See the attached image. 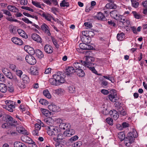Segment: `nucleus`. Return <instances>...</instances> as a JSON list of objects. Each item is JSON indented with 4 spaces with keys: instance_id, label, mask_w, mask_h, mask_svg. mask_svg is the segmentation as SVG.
<instances>
[{
    "instance_id": "nucleus-32",
    "label": "nucleus",
    "mask_w": 147,
    "mask_h": 147,
    "mask_svg": "<svg viewBox=\"0 0 147 147\" xmlns=\"http://www.w3.org/2000/svg\"><path fill=\"white\" fill-rule=\"evenodd\" d=\"M14 145V147H26V146L24 144L18 142H15Z\"/></svg>"
},
{
    "instance_id": "nucleus-27",
    "label": "nucleus",
    "mask_w": 147,
    "mask_h": 147,
    "mask_svg": "<svg viewBox=\"0 0 147 147\" xmlns=\"http://www.w3.org/2000/svg\"><path fill=\"white\" fill-rule=\"evenodd\" d=\"M18 34L21 36L25 38H28V36L26 33L22 29H19L17 30Z\"/></svg>"
},
{
    "instance_id": "nucleus-57",
    "label": "nucleus",
    "mask_w": 147,
    "mask_h": 147,
    "mask_svg": "<svg viewBox=\"0 0 147 147\" xmlns=\"http://www.w3.org/2000/svg\"><path fill=\"white\" fill-rule=\"evenodd\" d=\"M2 11L3 12V13L9 16H11L12 15L11 13L8 10H3Z\"/></svg>"
},
{
    "instance_id": "nucleus-4",
    "label": "nucleus",
    "mask_w": 147,
    "mask_h": 147,
    "mask_svg": "<svg viewBox=\"0 0 147 147\" xmlns=\"http://www.w3.org/2000/svg\"><path fill=\"white\" fill-rule=\"evenodd\" d=\"M26 61L31 65H34L36 62V61L34 57L31 55H27L25 57Z\"/></svg>"
},
{
    "instance_id": "nucleus-1",
    "label": "nucleus",
    "mask_w": 147,
    "mask_h": 147,
    "mask_svg": "<svg viewBox=\"0 0 147 147\" xmlns=\"http://www.w3.org/2000/svg\"><path fill=\"white\" fill-rule=\"evenodd\" d=\"M53 76V78H50L49 80V83L52 85L57 86L65 82L64 76L61 72H58L54 74Z\"/></svg>"
},
{
    "instance_id": "nucleus-3",
    "label": "nucleus",
    "mask_w": 147,
    "mask_h": 147,
    "mask_svg": "<svg viewBox=\"0 0 147 147\" xmlns=\"http://www.w3.org/2000/svg\"><path fill=\"white\" fill-rule=\"evenodd\" d=\"M47 132L48 134L52 137L58 135V131L57 127L54 126H49L48 127Z\"/></svg>"
},
{
    "instance_id": "nucleus-14",
    "label": "nucleus",
    "mask_w": 147,
    "mask_h": 147,
    "mask_svg": "<svg viewBox=\"0 0 147 147\" xmlns=\"http://www.w3.org/2000/svg\"><path fill=\"white\" fill-rule=\"evenodd\" d=\"M110 15L113 18L116 20H119V13L118 11L116 10L112 11L110 13Z\"/></svg>"
},
{
    "instance_id": "nucleus-55",
    "label": "nucleus",
    "mask_w": 147,
    "mask_h": 147,
    "mask_svg": "<svg viewBox=\"0 0 147 147\" xmlns=\"http://www.w3.org/2000/svg\"><path fill=\"white\" fill-rule=\"evenodd\" d=\"M52 40L53 43L55 47L57 48L59 47V45L57 43V41L53 37H52Z\"/></svg>"
},
{
    "instance_id": "nucleus-25",
    "label": "nucleus",
    "mask_w": 147,
    "mask_h": 147,
    "mask_svg": "<svg viewBox=\"0 0 147 147\" xmlns=\"http://www.w3.org/2000/svg\"><path fill=\"white\" fill-rule=\"evenodd\" d=\"M5 102L6 105H5L4 106H8L9 105H11V108H15L16 104L15 102L9 100H7L5 101Z\"/></svg>"
},
{
    "instance_id": "nucleus-52",
    "label": "nucleus",
    "mask_w": 147,
    "mask_h": 147,
    "mask_svg": "<svg viewBox=\"0 0 147 147\" xmlns=\"http://www.w3.org/2000/svg\"><path fill=\"white\" fill-rule=\"evenodd\" d=\"M11 105H9L8 106H4L3 108L9 111L12 112L13 111V109L15 108H11Z\"/></svg>"
},
{
    "instance_id": "nucleus-59",
    "label": "nucleus",
    "mask_w": 147,
    "mask_h": 147,
    "mask_svg": "<svg viewBox=\"0 0 147 147\" xmlns=\"http://www.w3.org/2000/svg\"><path fill=\"white\" fill-rule=\"evenodd\" d=\"M23 72L22 71L20 70H18L16 71V74L19 76L20 78L21 77V76L22 75Z\"/></svg>"
},
{
    "instance_id": "nucleus-42",
    "label": "nucleus",
    "mask_w": 147,
    "mask_h": 147,
    "mask_svg": "<svg viewBox=\"0 0 147 147\" xmlns=\"http://www.w3.org/2000/svg\"><path fill=\"white\" fill-rule=\"evenodd\" d=\"M134 142H130V140L127 139V138L126 137L125 140H124V142L126 146H129L132 143Z\"/></svg>"
},
{
    "instance_id": "nucleus-49",
    "label": "nucleus",
    "mask_w": 147,
    "mask_h": 147,
    "mask_svg": "<svg viewBox=\"0 0 147 147\" xmlns=\"http://www.w3.org/2000/svg\"><path fill=\"white\" fill-rule=\"evenodd\" d=\"M60 6L61 7H68L69 5L68 2H66L65 0L63 1L60 4Z\"/></svg>"
},
{
    "instance_id": "nucleus-20",
    "label": "nucleus",
    "mask_w": 147,
    "mask_h": 147,
    "mask_svg": "<svg viewBox=\"0 0 147 147\" xmlns=\"http://www.w3.org/2000/svg\"><path fill=\"white\" fill-rule=\"evenodd\" d=\"M45 51L49 54L52 53L53 51V49L52 47L49 45H46L44 47Z\"/></svg>"
},
{
    "instance_id": "nucleus-34",
    "label": "nucleus",
    "mask_w": 147,
    "mask_h": 147,
    "mask_svg": "<svg viewBox=\"0 0 147 147\" xmlns=\"http://www.w3.org/2000/svg\"><path fill=\"white\" fill-rule=\"evenodd\" d=\"M97 19L98 20H105L106 18L104 15L101 12H99L96 15Z\"/></svg>"
},
{
    "instance_id": "nucleus-56",
    "label": "nucleus",
    "mask_w": 147,
    "mask_h": 147,
    "mask_svg": "<svg viewBox=\"0 0 147 147\" xmlns=\"http://www.w3.org/2000/svg\"><path fill=\"white\" fill-rule=\"evenodd\" d=\"M0 81L3 82H5V77L2 73L0 74Z\"/></svg>"
},
{
    "instance_id": "nucleus-8",
    "label": "nucleus",
    "mask_w": 147,
    "mask_h": 147,
    "mask_svg": "<svg viewBox=\"0 0 147 147\" xmlns=\"http://www.w3.org/2000/svg\"><path fill=\"white\" fill-rule=\"evenodd\" d=\"M38 68L34 66L31 67L29 70V72L31 75H38Z\"/></svg>"
},
{
    "instance_id": "nucleus-29",
    "label": "nucleus",
    "mask_w": 147,
    "mask_h": 147,
    "mask_svg": "<svg viewBox=\"0 0 147 147\" xmlns=\"http://www.w3.org/2000/svg\"><path fill=\"white\" fill-rule=\"evenodd\" d=\"M117 38L118 40H122L125 38V34L123 32L119 33L117 35Z\"/></svg>"
},
{
    "instance_id": "nucleus-21",
    "label": "nucleus",
    "mask_w": 147,
    "mask_h": 147,
    "mask_svg": "<svg viewBox=\"0 0 147 147\" xmlns=\"http://www.w3.org/2000/svg\"><path fill=\"white\" fill-rule=\"evenodd\" d=\"M66 74L67 75H70L76 72L75 68L72 67H68L66 68Z\"/></svg>"
},
{
    "instance_id": "nucleus-15",
    "label": "nucleus",
    "mask_w": 147,
    "mask_h": 147,
    "mask_svg": "<svg viewBox=\"0 0 147 147\" xmlns=\"http://www.w3.org/2000/svg\"><path fill=\"white\" fill-rule=\"evenodd\" d=\"M110 115L114 120H117L119 117V115L118 112L115 110L111 111L109 112Z\"/></svg>"
},
{
    "instance_id": "nucleus-19",
    "label": "nucleus",
    "mask_w": 147,
    "mask_h": 147,
    "mask_svg": "<svg viewBox=\"0 0 147 147\" xmlns=\"http://www.w3.org/2000/svg\"><path fill=\"white\" fill-rule=\"evenodd\" d=\"M48 109L51 111L54 112H58L59 111V108L55 105L51 104L48 106Z\"/></svg>"
},
{
    "instance_id": "nucleus-5",
    "label": "nucleus",
    "mask_w": 147,
    "mask_h": 147,
    "mask_svg": "<svg viewBox=\"0 0 147 147\" xmlns=\"http://www.w3.org/2000/svg\"><path fill=\"white\" fill-rule=\"evenodd\" d=\"M111 94L108 95V97L110 100L113 102H116L117 99V95L116 90L114 89L111 90Z\"/></svg>"
},
{
    "instance_id": "nucleus-16",
    "label": "nucleus",
    "mask_w": 147,
    "mask_h": 147,
    "mask_svg": "<svg viewBox=\"0 0 147 147\" xmlns=\"http://www.w3.org/2000/svg\"><path fill=\"white\" fill-rule=\"evenodd\" d=\"M15 81L16 83L20 88L24 89L25 88L26 86L25 83L22 82L20 80H19L17 78H16L15 79Z\"/></svg>"
},
{
    "instance_id": "nucleus-22",
    "label": "nucleus",
    "mask_w": 147,
    "mask_h": 147,
    "mask_svg": "<svg viewBox=\"0 0 147 147\" xmlns=\"http://www.w3.org/2000/svg\"><path fill=\"white\" fill-rule=\"evenodd\" d=\"M24 49V50L29 54H33L34 53L33 48L28 45L25 46Z\"/></svg>"
},
{
    "instance_id": "nucleus-11",
    "label": "nucleus",
    "mask_w": 147,
    "mask_h": 147,
    "mask_svg": "<svg viewBox=\"0 0 147 147\" xmlns=\"http://www.w3.org/2000/svg\"><path fill=\"white\" fill-rule=\"evenodd\" d=\"M31 37L34 41L38 42L41 43L42 42V39L40 36L36 33H33L31 34Z\"/></svg>"
},
{
    "instance_id": "nucleus-61",
    "label": "nucleus",
    "mask_w": 147,
    "mask_h": 147,
    "mask_svg": "<svg viewBox=\"0 0 147 147\" xmlns=\"http://www.w3.org/2000/svg\"><path fill=\"white\" fill-rule=\"evenodd\" d=\"M9 125V124L8 123H5L2 124L1 127L3 128H7Z\"/></svg>"
},
{
    "instance_id": "nucleus-18",
    "label": "nucleus",
    "mask_w": 147,
    "mask_h": 147,
    "mask_svg": "<svg viewBox=\"0 0 147 147\" xmlns=\"http://www.w3.org/2000/svg\"><path fill=\"white\" fill-rule=\"evenodd\" d=\"M59 126L61 129L66 130L70 128V125L68 123H65L63 122L62 123L60 124L59 125Z\"/></svg>"
},
{
    "instance_id": "nucleus-54",
    "label": "nucleus",
    "mask_w": 147,
    "mask_h": 147,
    "mask_svg": "<svg viewBox=\"0 0 147 147\" xmlns=\"http://www.w3.org/2000/svg\"><path fill=\"white\" fill-rule=\"evenodd\" d=\"M39 102L42 105H47L48 104V102L44 99H40Z\"/></svg>"
},
{
    "instance_id": "nucleus-39",
    "label": "nucleus",
    "mask_w": 147,
    "mask_h": 147,
    "mask_svg": "<svg viewBox=\"0 0 147 147\" xmlns=\"http://www.w3.org/2000/svg\"><path fill=\"white\" fill-rule=\"evenodd\" d=\"M118 137L121 140V141L125 140V136L124 133L123 132H121L118 134Z\"/></svg>"
},
{
    "instance_id": "nucleus-43",
    "label": "nucleus",
    "mask_w": 147,
    "mask_h": 147,
    "mask_svg": "<svg viewBox=\"0 0 147 147\" xmlns=\"http://www.w3.org/2000/svg\"><path fill=\"white\" fill-rule=\"evenodd\" d=\"M83 38V40L87 44L90 43L91 41V38L89 36H85V37H84Z\"/></svg>"
},
{
    "instance_id": "nucleus-58",
    "label": "nucleus",
    "mask_w": 147,
    "mask_h": 147,
    "mask_svg": "<svg viewBox=\"0 0 147 147\" xmlns=\"http://www.w3.org/2000/svg\"><path fill=\"white\" fill-rule=\"evenodd\" d=\"M119 17V20H120L121 22H122L123 24L124 22H125V17H124L122 15H120Z\"/></svg>"
},
{
    "instance_id": "nucleus-6",
    "label": "nucleus",
    "mask_w": 147,
    "mask_h": 147,
    "mask_svg": "<svg viewBox=\"0 0 147 147\" xmlns=\"http://www.w3.org/2000/svg\"><path fill=\"white\" fill-rule=\"evenodd\" d=\"M21 139L23 142L29 144H32L36 146L35 142L29 137L26 135H23L21 136Z\"/></svg>"
},
{
    "instance_id": "nucleus-35",
    "label": "nucleus",
    "mask_w": 147,
    "mask_h": 147,
    "mask_svg": "<svg viewBox=\"0 0 147 147\" xmlns=\"http://www.w3.org/2000/svg\"><path fill=\"white\" fill-rule=\"evenodd\" d=\"M40 110L42 113L44 115L47 117L49 116V115L50 114V113L48 110L47 109L42 108H41Z\"/></svg>"
},
{
    "instance_id": "nucleus-53",
    "label": "nucleus",
    "mask_w": 147,
    "mask_h": 147,
    "mask_svg": "<svg viewBox=\"0 0 147 147\" xmlns=\"http://www.w3.org/2000/svg\"><path fill=\"white\" fill-rule=\"evenodd\" d=\"M9 31L11 33L14 34L16 32V29L15 28L12 26H9Z\"/></svg>"
},
{
    "instance_id": "nucleus-13",
    "label": "nucleus",
    "mask_w": 147,
    "mask_h": 147,
    "mask_svg": "<svg viewBox=\"0 0 147 147\" xmlns=\"http://www.w3.org/2000/svg\"><path fill=\"white\" fill-rule=\"evenodd\" d=\"M75 134V131L72 129L66 130L63 133V135L64 136L69 137Z\"/></svg>"
},
{
    "instance_id": "nucleus-37",
    "label": "nucleus",
    "mask_w": 147,
    "mask_h": 147,
    "mask_svg": "<svg viewBox=\"0 0 147 147\" xmlns=\"http://www.w3.org/2000/svg\"><path fill=\"white\" fill-rule=\"evenodd\" d=\"M54 91L56 94L58 95L62 94L64 92L63 89L61 88L57 89Z\"/></svg>"
},
{
    "instance_id": "nucleus-60",
    "label": "nucleus",
    "mask_w": 147,
    "mask_h": 147,
    "mask_svg": "<svg viewBox=\"0 0 147 147\" xmlns=\"http://www.w3.org/2000/svg\"><path fill=\"white\" fill-rule=\"evenodd\" d=\"M6 19L8 21H13L17 22H18V21L17 19H14L12 17H7L6 18Z\"/></svg>"
},
{
    "instance_id": "nucleus-31",
    "label": "nucleus",
    "mask_w": 147,
    "mask_h": 147,
    "mask_svg": "<svg viewBox=\"0 0 147 147\" xmlns=\"http://www.w3.org/2000/svg\"><path fill=\"white\" fill-rule=\"evenodd\" d=\"M82 64L81 63L76 62L74 63L73 64V66L75 68V70L77 71V69H81L80 68L82 67Z\"/></svg>"
},
{
    "instance_id": "nucleus-47",
    "label": "nucleus",
    "mask_w": 147,
    "mask_h": 147,
    "mask_svg": "<svg viewBox=\"0 0 147 147\" xmlns=\"http://www.w3.org/2000/svg\"><path fill=\"white\" fill-rule=\"evenodd\" d=\"M106 122L109 125H112L113 124V120L111 118L109 117L106 119Z\"/></svg>"
},
{
    "instance_id": "nucleus-36",
    "label": "nucleus",
    "mask_w": 147,
    "mask_h": 147,
    "mask_svg": "<svg viewBox=\"0 0 147 147\" xmlns=\"http://www.w3.org/2000/svg\"><path fill=\"white\" fill-rule=\"evenodd\" d=\"M43 94L45 96L49 98H51V96L47 90H44L43 91Z\"/></svg>"
},
{
    "instance_id": "nucleus-64",
    "label": "nucleus",
    "mask_w": 147,
    "mask_h": 147,
    "mask_svg": "<svg viewBox=\"0 0 147 147\" xmlns=\"http://www.w3.org/2000/svg\"><path fill=\"white\" fill-rule=\"evenodd\" d=\"M82 142L81 141L76 142L74 144V146L75 147H79L81 146Z\"/></svg>"
},
{
    "instance_id": "nucleus-40",
    "label": "nucleus",
    "mask_w": 147,
    "mask_h": 147,
    "mask_svg": "<svg viewBox=\"0 0 147 147\" xmlns=\"http://www.w3.org/2000/svg\"><path fill=\"white\" fill-rule=\"evenodd\" d=\"M22 78L24 83H27L29 81L28 77L26 75H23L22 76Z\"/></svg>"
},
{
    "instance_id": "nucleus-30",
    "label": "nucleus",
    "mask_w": 147,
    "mask_h": 147,
    "mask_svg": "<svg viewBox=\"0 0 147 147\" xmlns=\"http://www.w3.org/2000/svg\"><path fill=\"white\" fill-rule=\"evenodd\" d=\"M77 70V71H76V72L78 76L82 77L84 76L85 74L82 69H80Z\"/></svg>"
},
{
    "instance_id": "nucleus-63",
    "label": "nucleus",
    "mask_w": 147,
    "mask_h": 147,
    "mask_svg": "<svg viewBox=\"0 0 147 147\" xmlns=\"http://www.w3.org/2000/svg\"><path fill=\"white\" fill-rule=\"evenodd\" d=\"M87 36L91 38V36L93 37L94 35V33L92 31H88L87 33Z\"/></svg>"
},
{
    "instance_id": "nucleus-62",
    "label": "nucleus",
    "mask_w": 147,
    "mask_h": 147,
    "mask_svg": "<svg viewBox=\"0 0 147 147\" xmlns=\"http://www.w3.org/2000/svg\"><path fill=\"white\" fill-rule=\"evenodd\" d=\"M78 138V137L77 136H75L69 139L70 142H73L77 140Z\"/></svg>"
},
{
    "instance_id": "nucleus-38",
    "label": "nucleus",
    "mask_w": 147,
    "mask_h": 147,
    "mask_svg": "<svg viewBox=\"0 0 147 147\" xmlns=\"http://www.w3.org/2000/svg\"><path fill=\"white\" fill-rule=\"evenodd\" d=\"M44 121L45 123L49 126H52V123H51V121H53L52 119L50 118H48L45 119Z\"/></svg>"
},
{
    "instance_id": "nucleus-41",
    "label": "nucleus",
    "mask_w": 147,
    "mask_h": 147,
    "mask_svg": "<svg viewBox=\"0 0 147 147\" xmlns=\"http://www.w3.org/2000/svg\"><path fill=\"white\" fill-rule=\"evenodd\" d=\"M132 6L135 8H138L139 5V3L134 0H131Z\"/></svg>"
},
{
    "instance_id": "nucleus-7",
    "label": "nucleus",
    "mask_w": 147,
    "mask_h": 147,
    "mask_svg": "<svg viewBox=\"0 0 147 147\" xmlns=\"http://www.w3.org/2000/svg\"><path fill=\"white\" fill-rule=\"evenodd\" d=\"M137 132L136 131H134L132 132H129L127 134V136L126 138L130 140V142H134L135 138L137 136Z\"/></svg>"
},
{
    "instance_id": "nucleus-44",
    "label": "nucleus",
    "mask_w": 147,
    "mask_h": 147,
    "mask_svg": "<svg viewBox=\"0 0 147 147\" xmlns=\"http://www.w3.org/2000/svg\"><path fill=\"white\" fill-rule=\"evenodd\" d=\"M115 109L117 110L121 109L122 107L121 106V103L119 102H117L114 104Z\"/></svg>"
},
{
    "instance_id": "nucleus-50",
    "label": "nucleus",
    "mask_w": 147,
    "mask_h": 147,
    "mask_svg": "<svg viewBox=\"0 0 147 147\" xmlns=\"http://www.w3.org/2000/svg\"><path fill=\"white\" fill-rule=\"evenodd\" d=\"M69 90V92L73 93L75 92V88L73 86H69L68 88Z\"/></svg>"
},
{
    "instance_id": "nucleus-12",
    "label": "nucleus",
    "mask_w": 147,
    "mask_h": 147,
    "mask_svg": "<svg viewBox=\"0 0 147 147\" xmlns=\"http://www.w3.org/2000/svg\"><path fill=\"white\" fill-rule=\"evenodd\" d=\"M11 40L13 43L16 45H21L23 43L22 40L20 38L16 37L12 38Z\"/></svg>"
},
{
    "instance_id": "nucleus-45",
    "label": "nucleus",
    "mask_w": 147,
    "mask_h": 147,
    "mask_svg": "<svg viewBox=\"0 0 147 147\" xmlns=\"http://www.w3.org/2000/svg\"><path fill=\"white\" fill-rule=\"evenodd\" d=\"M132 13L135 17L136 19H140L143 17V16L142 15L137 13L136 11H133Z\"/></svg>"
},
{
    "instance_id": "nucleus-28",
    "label": "nucleus",
    "mask_w": 147,
    "mask_h": 147,
    "mask_svg": "<svg viewBox=\"0 0 147 147\" xmlns=\"http://www.w3.org/2000/svg\"><path fill=\"white\" fill-rule=\"evenodd\" d=\"M7 9L12 12H18V10L15 6L9 5L7 6Z\"/></svg>"
},
{
    "instance_id": "nucleus-2",
    "label": "nucleus",
    "mask_w": 147,
    "mask_h": 147,
    "mask_svg": "<svg viewBox=\"0 0 147 147\" xmlns=\"http://www.w3.org/2000/svg\"><path fill=\"white\" fill-rule=\"evenodd\" d=\"M88 55L85 56L86 61H81L83 65L85 67H88V65H92V62L94 60V58L92 56V53L91 52H88Z\"/></svg>"
},
{
    "instance_id": "nucleus-10",
    "label": "nucleus",
    "mask_w": 147,
    "mask_h": 147,
    "mask_svg": "<svg viewBox=\"0 0 147 147\" xmlns=\"http://www.w3.org/2000/svg\"><path fill=\"white\" fill-rule=\"evenodd\" d=\"M16 131L21 134L28 135L27 131L22 126H19L17 127L16 128Z\"/></svg>"
},
{
    "instance_id": "nucleus-23",
    "label": "nucleus",
    "mask_w": 147,
    "mask_h": 147,
    "mask_svg": "<svg viewBox=\"0 0 147 147\" xmlns=\"http://www.w3.org/2000/svg\"><path fill=\"white\" fill-rule=\"evenodd\" d=\"M4 117L5 119V120L7 122H8L10 125L12 124L13 118L11 116L8 115H5Z\"/></svg>"
},
{
    "instance_id": "nucleus-24",
    "label": "nucleus",
    "mask_w": 147,
    "mask_h": 147,
    "mask_svg": "<svg viewBox=\"0 0 147 147\" xmlns=\"http://www.w3.org/2000/svg\"><path fill=\"white\" fill-rule=\"evenodd\" d=\"M5 102L6 105H5L4 106H8L9 105H11V108H15L16 104L15 102L9 100H7L5 101Z\"/></svg>"
},
{
    "instance_id": "nucleus-17",
    "label": "nucleus",
    "mask_w": 147,
    "mask_h": 147,
    "mask_svg": "<svg viewBox=\"0 0 147 147\" xmlns=\"http://www.w3.org/2000/svg\"><path fill=\"white\" fill-rule=\"evenodd\" d=\"M41 16L45 18L46 20L50 21H51L52 16L51 15L48 13L42 12V14H41Z\"/></svg>"
},
{
    "instance_id": "nucleus-9",
    "label": "nucleus",
    "mask_w": 147,
    "mask_h": 147,
    "mask_svg": "<svg viewBox=\"0 0 147 147\" xmlns=\"http://www.w3.org/2000/svg\"><path fill=\"white\" fill-rule=\"evenodd\" d=\"M80 48L83 50H91L93 48V47L90 45L86 44L85 43H80L79 45Z\"/></svg>"
},
{
    "instance_id": "nucleus-33",
    "label": "nucleus",
    "mask_w": 147,
    "mask_h": 147,
    "mask_svg": "<svg viewBox=\"0 0 147 147\" xmlns=\"http://www.w3.org/2000/svg\"><path fill=\"white\" fill-rule=\"evenodd\" d=\"M35 54L36 56L39 59H41L44 56L42 52L39 49L36 51Z\"/></svg>"
},
{
    "instance_id": "nucleus-48",
    "label": "nucleus",
    "mask_w": 147,
    "mask_h": 147,
    "mask_svg": "<svg viewBox=\"0 0 147 147\" xmlns=\"http://www.w3.org/2000/svg\"><path fill=\"white\" fill-rule=\"evenodd\" d=\"M120 114L123 116H124L126 115L127 112L125 109L122 107L121 109L118 110Z\"/></svg>"
},
{
    "instance_id": "nucleus-51",
    "label": "nucleus",
    "mask_w": 147,
    "mask_h": 147,
    "mask_svg": "<svg viewBox=\"0 0 147 147\" xmlns=\"http://www.w3.org/2000/svg\"><path fill=\"white\" fill-rule=\"evenodd\" d=\"M6 77L10 79H12L13 78V77L10 71L7 72V74L5 75Z\"/></svg>"
},
{
    "instance_id": "nucleus-46",
    "label": "nucleus",
    "mask_w": 147,
    "mask_h": 147,
    "mask_svg": "<svg viewBox=\"0 0 147 147\" xmlns=\"http://www.w3.org/2000/svg\"><path fill=\"white\" fill-rule=\"evenodd\" d=\"M32 4L36 7L41 8V6L40 3L36 1H34L32 0Z\"/></svg>"
},
{
    "instance_id": "nucleus-26",
    "label": "nucleus",
    "mask_w": 147,
    "mask_h": 147,
    "mask_svg": "<svg viewBox=\"0 0 147 147\" xmlns=\"http://www.w3.org/2000/svg\"><path fill=\"white\" fill-rule=\"evenodd\" d=\"M7 90V86L6 84L3 83L0 84V91L1 92L5 93Z\"/></svg>"
}]
</instances>
